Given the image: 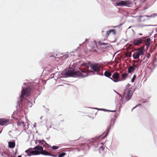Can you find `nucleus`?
<instances>
[{"label":"nucleus","instance_id":"f257e3e1","mask_svg":"<svg viewBox=\"0 0 157 157\" xmlns=\"http://www.w3.org/2000/svg\"><path fill=\"white\" fill-rule=\"evenodd\" d=\"M86 66L84 68H79V71H75L74 69H71L67 71H64L61 75L63 77H74L83 78L89 75H97L103 76L102 64L100 63L94 62L91 63H83Z\"/></svg>","mask_w":157,"mask_h":157},{"label":"nucleus","instance_id":"f03ea898","mask_svg":"<svg viewBox=\"0 0 157 157\" xmlns=\"http://www.w3.org/2000/svg\"><path fill=\"white\" fill-rule=\"evenodd\" d=\"M30 92H33L34 94H39V91L37 89H32L29 87H27L25 89H22L21 90V95L20 98H18V99L20 101H17V105L16 106L17 109H18V105L19 107H20V104L21 103L22 105H24L27 106L28 107H31L33 104H34L35 103L34 98H33L32 101L28 100L27 99L24 98V96H26L28 97L29 95ZM39 94H38L39 95Z\"/></svg>","mask_w":157,"mask_h":157},{"label":"nucleus","instance_id":"7ed1b4c3","mask_svg":"<svg viewBox=\"0 0 157 157\" xmlns=\"http://www.w3.org/2000/svg\"><path fill=\"white\" fill-rule=\"evenodd\" d=\"M43 148L42 146L39 145L33 148H29L25 151V152L26 153L25 156H31L32 155H37L40 154L44 155L45 154L41 152L43 151Z\"/></svg>","mask_w":157,"mask_h":157},{"label":"nucleus","instance_id":"20e7f679","mask_svg":"<svg viewBox=\"0 0 157 157\" xmlns=\"http://www.w3.org/2000/svg\"><path fill=\"white\" fill-rule=\"evenodd\" d=\"M130 86L129 84L126 86L125 89L123 94V95L125 96V101L126 102L131 99L135 91L134 89L132 87H130Z\"/></svg>","mask_w":157,"mask_h":157},{"label":"nucleus","instance_id":"39448f33","mask_svg":"<svg viewBox=\"0 0 157 157\" xmlns=\"http://www.w3.org/2000/svg\"><path fill=\"white\" fill-rule=\"evenodd\" d=\"M115 121V119L114 120H111V123L110 124V126L109 127H108L107 129H106V131H105L103 133H102L101 135H100L99 136H97L95 137L94 138H92L90 140H89L88 143H90V144L93 145H94L95 143H97L95 142V140L98 139L101 136V135H102L103 134L105 133L106 132L105 135L102 138V139H104L105 137L107 136L108 135L109 133V131L110 129L111 128H112L113 127V125L114 124Z\"/></svg>","mask_w":157,"mask_h":157},{"label":"nucleus","instance_id":"423d86ee","mask_svg":"<svg viewBox=\"0 0 157 157\" xmlns=\"http://www.w3.org/2000/svg\"><path fill=\"white\" fill-rule=\"evenodd\" d=\"M144 51L142 49H140L138 50L137 52H134L132 55V56L134 59H137L139 58L140 56H141V57H143L142 59H141V61H142L143 60L145 59H147L149 58L150 56H144Z\"/></svg>","mask_w":157,"mask_h":157},{"label":"nucleus","instance_id":"0eeeda50","mask_svg":"<svg viewBox=\"0 0 157 157\" xmlns=\"http://www.w3.org/2000/svg\"><path fill=\"white\" fill-rule=\"evenodd\" d=\"M131 4V2L130 0H125L124 1H120L116 3V6H125L129 7L130 5Z\"/></svg>","mask_w":157,"mask_h":157},{"label":"nucleus","instance_id":"6e6552de","mask_svg":"<svg viewBox=\"0 0 157 157\" xmlns=\"http://www.w3.org/2000/svg\"><path fill=\"white\" fill-rule=\"evenodd\" d=\"M144 38L143 37L138 38L135 39L133 42L134 45H138L143 42Z\"/></svg>","mask_w":157,"mask_h":157},{"label":"nucleus","instance_id":"1a4fd4ad","mask_svg":"<svg viewBox=\"0 0 157 157\" xmlns=\"http://www.w3.org/2000/svg\"><path fill=\"white\" fill-rule=\"evenodd\" d=\"M157 16V13L156 14L155 13H154L153 14H151L149 15H140L139 16V17L140 18H141L143 17H146L147 18L146 19H145V20H150L151 18H154Z\"/></svg>","mask_w":157,"mask_h":157},{"label":"nucleus","instance_id":"9d476101","mask_svg":"<svg viewBox=\"0 0 157 157\" xmlns=\"http://www.w3.org/2000/svg\"><path fill=\"white\" fill-rule=\"evenodd\" d=\"M9 120L8 119L1 118L0 119V125H7L8 123H9Z\"/></svg>","mask_w":157,"mask_h":157},{"label":"nucleus","instance_id":"9b49d317","mask_svg":"<svg viewBox=\"0 0 157 157\" xmlns=\"http://www.w3.org/2000/svg\"><path fill=\"white\" fill-rule=\"evenodd\" d=\"M98 42L101 45H103V48L104 49H106L108 48H111L112 47V45L109 43H105L102 42L100 41H98Z\"/></svg>","mask_w":157,"mask_h":157},{"label":"nucleus","instance_id":"f8f14e48","mask_svg":"<svg viewBox=\"0 0 157 157\" xmlns=\"http://www.w3.org/2000/svg\"><path fill=\"white\" fill-rule=\"evenodd\" d=\"M119 76L120 74L118 72H116L113 74L112 77L116 80H119L118 79L119 78Z\"/></svg>","mask_w":157,"mask_h":157},{"label":"nucleus","instance_id":"ddd939ff","mask_svg":"<svg viewBox=\"0 0 157 157\" xmlns=\"http://www.w3.org/2000/svg\"><path fill=\"white\" fill-rule=\"evenodd\" d=\"M38 141L40 145H42L44 147L49 146L46 141L44 140H38Z\"/></svg>","mask_w":157,"mask_h":157},{"label":"nucleus","instance_id":"4468645a","mask_svg":"<svg viewBox=\"0 0 157 157\" xmlns=\"http://www.w3.org/2000/svg\"><path fill=\"white\" fill-rule=\"evenodd\" d=\"M17 126H22L25 128L24 129H26V128H25V124L24 121L20 120L17 122Z\"/></svg>","mask_w":157,"mask_h":157},{"label":"nucleus","instance_id":"2eb2a0df","mask_svg":"<svg viewBox=\"0 0 157 157\" xmlns=\"http://www.w3.org/2000/svg\"><path fill=\"white\" fill-rule=\"evenodd\" d=\"M145 45L146 46L147 49H148L150 44V39L149 38L147 39L145 41Z\"/></svg>","mask_w":157,"mask_h":157},{"label":"nucleus","instance_id":"dca6fc26","mask_svg":"<svg viewBox=\"0 0 157 157\" xmlns=\"http://www.w3.org/2000/svg\"><path fill=\"white\" fill-rule=\"evenodd\" d=\"M9 147L11 148H13L15 146V144L13 141H10L8 142Z\"/></svg>","mask_w":157,"mask_h":157},{"label":"nucleus","instance_id":"f3484780","mask_svg":"<svg viewBox=\"0 0 157 157\" xmlns=\"http://www.w3.org/2000/svg\"><path fill=\"white\" fill-rule=\"evenodd\" d=\"M103 75L109 78L111 76L112 73L108 71H105Z\"/></svg>","mask_w":157,"mask_h":157},{"label":"nucleus","instance_id":"a211bd4d","mask_svg":"<svg viewBox=\"0 0 157 157\" xmlns=\"http://www.w3.org/2000/svg\"><path fill=\"white\" fill-rule=\"evenodd\" d=\"M128 74L127 73H124L123 74L121 75V80H119V81H123L126 79L127 77V76Z\"/></svg>","mask_w":157,"mask_h":157},{"label":"nucleus","instance_id":"6ab92c4d","mask_svg":"<svg viewBox=\"0 0 157 157\" xmlns=\"http://www.w3.org/2000/svg\"><path fill=\"white\" fill-rule=\"evenodd\" d=\"M135 71V69L134 67H133L132 66H130L128 68V73H131L132 72L134 71Z\"/></svg>","mask_w":157,"mask_h":157},{"label":"nucleus","instance_id":"aec40b11","mask_svg":"<svg viewBox=\"0 0 157 157\" xmlns=\"http://www.w3.org/2000/svg\"><path fill=\"white\" fill-rule=\"evenodd\" d=\"M70 53L65 54L62 57V59L65 60L70 56Z\"/></svg>","mask_w":157,"mask_h":157},{"label":"nucleus","instance_id":"412c9836","mask_svg":"<svg viewBox=\"0 0 157 157\" xmlns=\"http://www.w3.org/2000/svg\"><path fill=\"white\" fill-rule=\"evenodd\" d=\"M115 92L118 94L119 95V100H120V102H121V101L122 103V97L121 95L119 93L117 92V91H115ZM118 101H119V100Z\"/></svg>","mask_w":157,"mask_h":157},{"label":"nucleus","instance_id":"4be33fe9","mask_svg":"<svg viewBox=\"0 0 157 157\" xmlns=\"http://www.w3.org/2000/svg\"><path fill=\"white\" fill-rule=\"evenodd\" d=\"M104 148L105 147H104L103 145L100 146L99 148V151L100 153H101V151H103L104 150Z\"/></svg>","mask_w":157,"mask_h":157},{"label":"nucleus","instance_id":"5701e85b","mask_svg":"<svg viewBox=\"0 0 157 157\" xmlns=\"http://www.w3.org/2000/svg\"><path fill=\"white\" fill-rule=\"evenodd\" d=\"M66 153L65 152H62L61 153H60L58 157H63L65 155Z\"/></svg>","mask_w":157,"mask_h":157},{"label":"nucleus","instance_id":"b1692460","mask_svg":"<svg viewBox=\"0 0 157 157\" xmlns=\"http://www.w3.org/2000/svg\"><path fill=\"white\" fill-rule=\"evenodd\" d=\"M44 155L51 156H53V157H57V155H56L52 154H51L50 153H49V154H45Z\"/></svg>","mask_w":157,"mask_h":157},{"label":"nucleus","instance_id":"393cba45","mask_svg":"<svg viewBox=\"0 0 157 157\" xmlns=\"http://www.w3.org/2000/svg\"><path fill=\"white\" fill-rule=\"evenodd\" d=\"M136 76L135 75H134L132 78L131 79V82H134V81L136 78Z\"/></svg>","mask_w":157,"mask_h":157},{"label":"nucleus","instance_id":"a878e982","mask_svg":"<svg viewBox=\"0 0 157 157\" xmlns=\"http://www.w3.org/2000/svg\"><path fill=\"white\" fill-rule=\"evenodd\" d=\"M50 147H52L53 149L56 150L59 148V147L56 146H53L52 147L50 146Z\"/></svg>","mask_w":157,"mask_h":157},{"label":"nucleus","instance_id":"bb28decb","mask_svg":"<svg viewBox=\"0 0 157 157\" xmlns=\"http://www.w3.org/2000/svg\"><path fill=\"white\" fill-rule=\"evenodd\" d=\"M41 153H43L44 154H49V152L46 151L45 150H43V151H42L41 152Z\"/></svg>","mask_w":157,"mask_h":157},{"label":"nucleus","instance_id":"cd10ccee","mask_svg":"<svg viewBox=\"0 0 157 157\" xmlns=\"http://www.w3.org/2000/svg\"><path fill=\"white\" fill-rule=\"evenodd\" d=\"M111 33V31H110V30H109V31H108L106 32V33L105 35V36H108L109 34H110V33Z\"/></svg>","mask_w":157,"mask_h":157},{"label":"nucleus","instance_id":"c85d7f7f","mask_svg":"<svg viewBox=\"0 0 157 157\" xmlns=\"http://www.w3.org/2000/svg\"><path fill=\"white\" fill-rule=\"evenodd\" d=\"M109 78L114 82H119V80H116V79H114L113 78L110 77Z\"/></svg>","mask_w":157,"mask_h":157},{"label":"nucleus","instance_id":"c756f323","mask_svg":"<svg viewBox=\"0 0 157 157\" xmlns=\"http://www.w3.org/2000/svg\"><path fill=\"white\" fill-rule=\"evenodd\" d=\"M141 105V104H138V105H136L135 107H133L132 108V109H131V110L132 111H133V110L135 109L136 107H138V106H140Z\"/></svg>","mask_w":157,"mask_h":157},{"label":"nucleus","instance_id":"7c9ffc66","mask_svg":"<svg viewBox=\"0 0 157 157\" xmlns=\"http://www.w3.org/2000/svg\"><path fill=\"white\" fill-rule=\"evenodd\" d=\"M123 24V23L120 24L119 25H117V26H113V28H116V27H118V28H119L121 25H122Z\"/></svg>","mask_w":157,"mask_h":157},{"label":"nucleus","instance_id":"2f4dec72","mask_svg":"<svg viewBox=\"0 0 157 157\" xmlns=\"http://www.w3.org/2000/svg\"><path fill=\"white\" fill-rule=\"evenodd\" d=\"M133 67H134V68L135 69L136 68H138L139 67V66L138 65H135L134 64L133 65Z\"/></svg>","mask_w":157,"mask_h":157},{"label":"nucleus","instance_id":"473e14b6","mask_svg":"<svg viewBox=\"0 0 157 157\" xmlns=\"http://www.w3.org/2000/svg\"><path fill=\"white\" fill-rule=\"evenodd\" d=\"M110 31H111V32H113V34H116V32L114 29L110 30Z\"/></svg>","mask_w":157,"mask_h":157},{"label":"nucleus","instance_id":"72a5a7b5","mask_svg":"<svg viewBox=\"0 0 157 157\" xmlns=\"http://www.w3.org/2000/svg\"><path fill=\"white\" fill-rule=\"evenodd\" d=\"M145 26H155L156 25H145Z\"/></svg>","mask_w":157,"mask_h":157},{"label":"nucleus","instance_id":"f704fd0d","mask_svg":"<svg viewBox=\"0 0 157 157\" xmlns=\"http://www.w3.org/2000/svg\"><path fill=\"white\" fill-rule=\"evenodd\" d=\"M117 111V110H110L109 111L110 112H116V111Z\"/></svg>","mask_w":157,"mask_h":157},{"label":"nucleus","instance_id":"c9c22d12","mask_svg":"<svg viewBox=\"0 0 157 157\" xmlns=\"http://www.w3.org/2000/svg\"><path fill=\"white\" fill-rule=\"evenodd\" d=\"M102 109V110H105L107 111H110V110H107V109Z\"/></svg>","mask_w":157,"mask_h":157},{"label":"nucleus","instance_id":"e433bc0d","mask_svg":"<svg viewBox=\"0 0 157 157\" xmlns=\"http://www.w3.org/2000/svg\"><path fill=\"white\" fill-rule=\"evenodd\" d=\"M154 37L156 38H157V33L155 34L154 35Z\"/></svg>","mask_w":157,"mask_h":157},{"label":"nucleus","instance_id":"4c0bfd02","mask_svg":"<svg viewBox=\"0 0 157 157\" xmlns=\"http://www.w3.org/2000/svg\"><path fill=\"white\" fill-rule=\"evenodd\" d=\"M49 110V109H45V111L46 112H47Z\"/></svg>","mask_w":157,"mask_h":157},{"label":"nucleus","instance_id":"58836bf2","mask_svg":"<svg viewBox=\"0 0 157 157\" xmlns=\"http://www.w3.org/2000/svg\"><path fill=\"white\" fill-rule=\"evenodd\" d=\"M36 123H35L34 124V125H33V126L34 127H36Z\"/></svg>","mask_w":157,"mask_h":157},{"label":"nucleus","instance_id":"ea45409f","mask_svg":"<svg viewBox=\"0 0 157 157\" xmlns=\"http://www.w3.org/2000/svg\"><path fill=\"white\" fill-rule=\"evenodd\" d=\"M17 157H22L21 155H18Z\"/></svg>","mask_w":157,"mask_h":157},{"label":"nucleus","instance_id":"a19ab883","mask_svg":"<svg viewBox=\"0 0 157 157\" xmlns=\"http://www.w3.org/2000/svg\"><path fill=\"white\" fill-rule=\"evenodd\" d=\"M156 61V59H155L154 60V62Z\"/></svg>","mask_w":157,"mask_h":157},{"label":"nucleus","instance_id":"79ce46f5","mask_svg":"<svg viewBox=\"0 0 157 157\" xmlns=\"http://www.w3.org/2000/svg\"><path fill=\"white\" fill-rule=\"evenodd\" d=\"M11 118H14V117H13V115L11 116Z\"/></svg>","mask_w":157,"mask_h":157},{"label":"nucleus","instance_id":"37998d69","mask_svg":"<svg viewBox=\"0 0 157 157\" xmlns=\"http://www.w3.org/2000/svg\"><path fill=\"white\" fill-rule=\"evenodd\" d=\"M94 109H97V108H94Z\"/></svg>","mask_w":157,"mask_h":157},{"label":"nucleus","instance_id":"c03bdc74","mask_svg":"<svg viewBox=\"0 0 157 157\" xmlns=\"http://www.w3.org/2000/svg\"><path fill=\"white\" fill-rule=\"evenodd\" d=\"M85 40H86L85 41H86L87 40V39H86Z\"/></svg>","mask_w":157,"mask_h":157},{"label":"nucleus","instance_id":"a18cd8bd","mask_svg":"<svg viewBox=\"0 0 157 157\" xmlns=\"http://www.w3.org/2000/svg\"><path fill=\"white\" fill-rule=\"evenodd\" d=\"M42 117H40V119H42Z\"/></svg>","mask_w":157,"mask_h":157},{"label":"nucleus","instance_id":"49530a36","mask_svg":"<svg viewBox=\"0 0 157 157\" xmlns=\"http://www.w3.org/2000/svg\"><path fill=\"white\" fill-rule=\"evenodd\" d=\"M101 144H103V143H101Z\"/></svg>","mask_w":157,"mask_h":157},{"label":"nucleus","instance_id":"de8ad7c7","mask_svg":"<svg viewBox=\"0 0 157 157\" xmlns=\"http://www.w3.org/2000/svg\"><path fill=\"white\" fill-rule=\"evenodd\" d=\"M140 35H142V34H140Z\"/></svg>","mask_w":157,"mask_h":157},{"label":"nucleus","instance_id":"09e8293b","mask_svg":"<svg viewBox=\"0 0 157 157\" xmlns=\"http://www.w3.org/2000/svg\"><path fill=\"white\" fill-rule=\"evenodd\" d=\"M50 128H51V126H50Z\"/></svg>","mask_w":157,"mask_h":157},{"label":"nucleus","instance_id":"8fccbe9b","mask_svg":"<svg viewBox=\"0 0 157 157\" xmlns=\"http://www.w3.org/2000/svg\"><path fill=\"white\" fill-rule=\"evenodd\" d=\"M43 107H45L44 106H43Z\"/></svg>","mask_w":157,"mask_h":157}]
</instances>
